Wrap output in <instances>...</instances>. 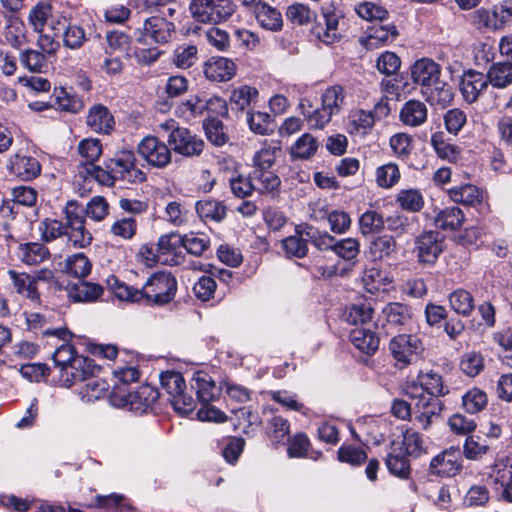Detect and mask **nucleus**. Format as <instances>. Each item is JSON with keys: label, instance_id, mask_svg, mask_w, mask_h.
Masks as SVG:
<instances>
[{"label": "nucleus", "instance_id": "1", "mask_svg": "<svg viewBox=\"0 0 512 512\" xmlns=\"http://www.w3.org/2000/svg\"><path fill=\"white\" fill-rule=\"evenodd\" d=\"M188 10L195 22L217 25L231 18L236 5L232 0H191Z\"/></svg>", "mask_w": 512, "mask_h": 512}, {"label": "nucleus", "instance_id": "2", "mask_svg": "<svg viewBox=\"0 0 512 512\" xmlns=\"http://www.w3.org/2000/svg\"><path fill=\"white\" fill-rule=\"evenodd\" d=\"M158 397L159 392L149 385H142L135 391L114 385L110 401L115 407L127 408L131 411L142 413L151 407Z\"/></svg>", "mask_w": 512, "mask_h": 512}, {"label": "nucleus", "instance_id": "3", "mask_svg": "<svg viewBox=\"0 0 512 512\" xmlns=\"http://www.w3.org/2000/svg\"><path fill=\"white\" fill-rule=\"evenodd\" d=\"M64 227L67 231V241L74 248L84 249L91 245L93 236L86 228L84 208L76 201L67 202L64 208Z\"/></svg>", "mask_w": 512, "mask_h": 512}, {"label": "nucleus", "instance_id": "4", "mask_svg": "<svg viewBox=\"0 0 512 512\" xmlns=\"http://www.w3.org/2000/svg\"><path fill=\"white\" fill-rule=\"evenodd\" d=\"M177 281L169 272H158L148 278L141 289L142 300L163 305L170 302L176 293Z\"/></svg>", "mask_w": 512, "mask_h": 512}, {"label": "nucleus", "instance_id": "5", "mask_svg": "<svg viewBox=\"0 0 512 512\" xmlns=\"http://www.w3.org/2000/svg\"><path fill=\"white\" fill-rule=\"evenodd\" d=\"M161 388L169 396L174 409L180 414H189L195 408L194 399L185 394V380L181 373L175 371H165L160 374Z\"/></svg>", "mask_w": 512, "mask_h": 512}, {"label": "nucleus", "instance_id": "6", "mask_svg": "<svg viewBox=\"0 0 512 512\" xmlns=\"http://www.w3.org/2000/svg\"><path fill=\"white\" fill-rule=\"evenodd\" d=\"M405 394L410 398L433 397L438 399L448 393L443 383L442 376L434 371L420 372L416 380L406 383Z\"/></svg>", "mask_w": 512, "mask_h": 512}, {"label": "nucleus", "instance_id": "7", "mask_svg": "<svg viewBox=\"0 0 512 512\" xmlns=\"http://www.w3.org/2000/svg\"><path fill=\"white\" fill-rule=\"evenodd\" d=\"M389 350L397 365L404 368L420 358L423 345L416 335L399 334L390 340Z\"/></svg>", "mask_w": 512, "mask_h": 512}, {"label": "nucleus", "instance_id": "8", "mask_svg": "<svg viewBox=\"0 0 512 512\" xmlns=\"http://www.w3.org/2000/svg\"><path fill=\"white\" fill-rule=\"evenodd\" d=\"M106 168L110 169L116 180H124L130 183L142 182L145 174L136 167L135 156L131 151H120L108 161Z\"/></svg>", "mask_w": 512, "mask_h": 512}, {"label": "nucleus", "instance_id": "9", "mask_svg": "<svg viewBox=\"0 0 512 512\" xmlns=\"http://www.w3.org/2000/svg\"><path fill=\"white\" fill-rule=\"evenodd\" d=\"M139 155L151 166L164 168L171 162V150L155 136H146L138 144Z\"/></svg>", "mask_w": 512, "mask_h": 512}, {"label": "nucleus", "instance_id": "10", "mask_svg": "<svg viewBox=\"0 0 512 512\" xmlns=\"http://www.w3.org/2000/svg\"><path fill=\"white\" fill-rule=\"evenodd\" d=\"M175 33V25L164 17L151 16L145 19L140 29L139 42L151 39L155 43L165 44L171 41Z\"/></svg>", "mask_w": 512, "mask_h": 512}, {"label": "nucleus", "instance_id": "11", "mask_svg": "<svg viewBox=\"0 0 512 512\" xmlns=\"http://www.w3.org/2000/svg\"><path fill=\"white\" fill-rule=\"evenodd\" d=\"M167 142L174 152L185 157L199 156L204 149V141L183 127L169 134Z\"/></svg>", "mask_w": 512, "mask_h": 512}, {"label": "nucleus", "instance_id": "12", "mask_svg": "<svg viewBox=\"0 0 512 512\" xmlns=\"http://www.w3.org/2000/svg\"><path fill=\"white\" fill-rule=\"evenodd\" d=\"M182 249L183 239L180 234L171 232L161 235L157 242L158 261L168 265H180L184 260Z\"/></svg>", "mask_w": 512, "mask_h": 512}, {"label": "nucleus", "instance_id": "13", "mask_svg": "<svg viewBox=\"0 0 512 512\" xmlns=\"http://www.w3.org/2000/svg\"><path fill=\"white\" fill-rule=\"evenodd\" d=\"M98 370L99 367L94 364L92 359L79 355L63 369L60 373V380L64 386L70 387L95 375Z\"/></svg>", "mask_w": 512, "mask_h": 512}, {"label": "nucleus", "instance_id": "14", "mask_svg": "<svg viewBox=\"0 0 512 512\" xmlns=\"http://www.w3.org/2000/svg\"><path fill=\"white\" fill-rule=\"evenodd\" d=\"M461 468L462 457L457 448H450L436 455L429 466L431 474L439 477L455 476Z\"/></svg>", "mask_w": 512, "mask_h": 512}, {"label": "nucleus", "instance_id": "15", "mask_svg": "<svg viewBox=\"0 0 512 512\" xmlns=\"http://www.w3.org/2000/svg\"><path fill=\"white\" fill-rule=\"evenodd\" d=\"M415 244L418 261L423 264H434L443 250L439 234L433 231L420 235Z\"/></svg>", "mask_w": 512, "mask_h": 512}, {"label": "nucleus", "instance_id": "16", "mask_svg": "<svg viewBox=\"0 0 512 512\" xmlns=\"http://www.w3.org/2000/svg\"><path fill=\"white\" fill-rule=\"evenodd\" d=\"M7 169L10 174L24 181L33 180L41 173L39 161L35 157L23 153L12 155Z\"/></svg>", "mask_w": 512, "mask_h": 512}, {"label": "nucleus", "instance_id": "17", "mask_svg": "<svg viewBox=\"0 0 512 512\" xmlns=\"http://www.w3.org/2000/svg\"><path fill=\"white\" fill-rule=\"evenodd\" d=\"M236 64L229 58L215 56L209 58L203 66L205 77L214 82H226L236 74Z\"/></svg>", "mask_w": 512, "mask_h": 512}, {"label": "nucleus", "instance_id": "18", "mask_svg": "<svg viewBox=\"0 0 512 512\" xmlns=\"http://www.w3.org/2000/svg\"><path fill=\"white\" fill-rule=\"evenodd\" d=\"M414 419L419 427L428 430L433 421L440 416L442 402L433 397L415 398Z\"/></svg>", "mask_w": 512, "mask_h": 512}, {"label": "nucleus", "instance_id": "19", "mask_svg": "<svg viewBox=\"0 0 512 512\" xmlns=\"http://www.w3.org/2000/svg\"><path fill=\"white\" fill-rule=\"evenodd\" d=\"M411 77L413 81L425 90L440 78V66L429 58H421L412 65Z\"/></svg>", "mask_w": 512, "mask_h": 512}, {"label": "nucleus", "instance_id": "20", "mask_svg": "<svg viewBox=\"0 0 512 512\" xmlns=\"http://www.w3.org/2000/svg\"><path fill=\"white\" fill-rule=\"evenodd\" d=\"M488 86L485 74L474 70L465 72L461 79L460 91L467 103H474Z\"/></svg>", "mask_w": 512, "mask_h": 512}, {"label": "nucleus", "instance_id": "21", "mask_svg": "<svg viewBox=\"0 0 512 512\" xmlns=\"http://www.w3.org/2000/svg\"><path fill=\"white\" fill-rule=\"evenodd\" d=\"M86 124L93 132L106 135L114 129L115 121L106 106L95 104L88 111Z\"/></svg>", "mask_w": 512, "mask_h": 512}, {"label": "nucleus", "instance_id": "22", "mask_svg": "<svg viewBox=\"0 0 512 512\" xmlns=\"http://www.w3.org/2000/svg\"><path fill=\"white\" fill-rule=\"evenodd\" d=\"M298 109L311 129H324L333 117L322 105L314 108L307 98L300 99Z\"/></svg>", "mask_w": 512, "mask_h": 512}, {"label": "nucleus", "instance_id": "23", "mask_svg": "<svg viewBox=\"0 0 512 512\" xmlns=\"http://www.w3.org/2000/svg\"><path fill=\"white\" fill-rule=\"evenodd\" d=\"M192 382V388L195 389L199 402L210 403L219 397L220 389L207 372L196 371Z\"/></svg>", "mask_w": 512, "mask_h": 512}, {"label": "nucleus", "instance_id": "24", "mask_svg": "<svg viewBox=\"0 0 512 512\" xmlns=\"http://www.w3.org/2000/svg\"><path fill=\"white\" fill-rule=\"evenodd\" d=\"M55 35L62 34L65 46L76 49L85 41L84 29L76 24H70L66 17H61L53 26Z\"/></svg>", "mask_w": 512, "mask_h": 512}, {"label": "nucleus", "instance_id": "25", "mask_svg": "<svg viewBox=\"0 0 512 512\" xmlns=\"http://www.w3.org/2000/svg\"><path fill=\"white\" fill-rule=\"evenodd\" d=\"M362 280L366 291L371 294L387 291L393 281L387 271L375 266L364 270Z\"/></svg>", "mask_w": 512, "mask_h": 512}, {"label": "nucleus", "instance_id": "26", "mask_svg": "<svg viewBox=\"0 0 512 512\" xmlns=\"http://www.w3.org/2000/svg\"><path fill=\"white\" fill-rule=\"evenodd\" d=\"M7 273L15 291L18 294L24 296L34 303H39L40 294L30 274L25 272H17L15 270H9Z\"/></svg>", "mask_w": 512, "mask_h": 512}, {"label": "nucleus", "instance_id": "27", "mask_svg": "<svg viewBox=\"0 0 512 512\" xmlns=\"http://www.w3.org/2000/svg\"><path fill=\"white\" fill-rule=\"evenodd\" d=\"M351 343L361 352L372 355L379 347V337L375 331L368 328H354L350 332Z\"/></svg>", "mask_w": 512, "mask_h": 512}, {"label": "nucleus", "instance_id": "28", "mask_svg": "<svg viewBox=\"0 0 512 512\" xmlns=\"http://www.w3.org/2000/svg\"><path fill=\"white\" fill-rule=\"evenodd\" d=\"M255 16L259 25L269 31H280L283 26L281 13L274 7L260 2L255 7Z\"/></svg>", "mask_w": 512, "mask_h": 512}, {"label": "nucleus", "instance_id": "29", "mask_svg": "<svg viewBox=\"0 0 512 512\" xmlns=\"http://www.w3.org/2000/svg\"><path fill=\"white\" fill-rule=\"evenodd\" d=\"M397 253V243L391 235L375 237L369 245V254L373 260L391 259Z\"/></svg>", "mask_w": 512, "mask_h": 512}, {"label": "nucleus", "instance_id": "30", "mask_svg": "<svg viewBox=\"0 0 512 512\" xmlns=\"http://www.w3.org/2000/svg\"><path fill=\"white\" fill-rule=\"evenodd\" d=\"M427 113V107L423 102L409 100L401 109L400 119L407 126L417 127L427 120Z\"/></svg>", "mask_w": 512, "mask_h": 512}, {"label": "nucleus", "instance_id": "31", "mask_svg": "<svg viewBox=\"0 0 512 512\" xmlns=\"http://www.w3.org/2000/svg\"><path fill=\"white\" fill-rule=\"evenodd\" d=\"M320 100L321 105L332 116L337 115L345 105L346 91L341 85H332L321 93Z\"/></svg>", "mask_w": 512, "mask_h": 512}, {"label": "nucleus", "instance_id": "32", "mask_svg": "<svg viewBox=\"0 0 512 512\" xmlns=\"http://www.w3.org/2000/svg\"><path fill=\"white\" fill-rule=\"evenodd\" d=\"M91 269L90 259L84 253L79 252L64 260L62 271L70 277L85 278L90 274Z\"/></svg>", "mask_w": 512, "mask_h": 512}, {"label": "nucleus", "instance_id": "33", "mask_svg": "<svg viewBox=\"0 0 512 512\" xmlns=\"http://www.w3.org/2000/svg\"><path fill=\"white\" fill-rule=\"evenodd\" d=\"M319 143L310 133L302 134L290 148V156L294 160H308L318 151Z\"/></svg>", "mask_w": 512, "mask_h": 512}, {"label": "nucleus", "instance_id": "34", "mask_svg": "<svg viewBox=\"0 0 512 512\" xmlns=\"http://www.w3.org/2000/svg\"><path fill=\"white\" fill-rule=\"evenodd\" d=\"M17 256L26 265H38L50 257V252L43 244L30 242L18 247Z\"/></svg>", "mask_w": 512, "mask_h": 512}, {"label": "nucleus", "instance_id": "35", "mask_svg": "<svg viewBox=\"0 0 512 512\" xmlns=\"http://www.w3.org/2000/svg\"><path fill=\"white\" fill-rule=\"evenodd\" d=\"M103 293L101 285L81 281L72 285L68 290V296L74 302H93L96 301Z\"/></svg>", "mask_w": 512, "mask_h": 512}, {"label": "nucleus", "instance_id": "36", "mask_svg": "<svg viewBox=\"0 0 512 512\" xmlns=\"http://www.w3.org/2000/svg\"><path fill=\"white\" fill-rule=\"evenodd\" d=\"M493 87L504 89L512 84V64L509 61L497 62L490 66L485 75Z\"/></svg>", "mask_w": 512, "mask_h": 512}, {"label": "nucleus", "instance_id": "37", "mask_svg": "<svg viewBox=\"0 0 512 512\" xmlns=\"http://www.w3.org/2000/svg\"><path fill=\"white\" fill-rule=\"evenodd\" d=\"M463 222L464 213L456 206L439 210L434 218L435 226L442 230H457L462 226Z\"/></svg>", "mask_w": 512, "mask_h": 512}, {"label": "nucleus", "instance_id": "38", "mask_svg": "<svg viewBox=\"0 0 512 512\" xmlns=\"http://www.w3.org/2000/svg\"><path fill=\"white\" fill-rule=\"evenodd\" d=\"M421 93L430 104L442 107L449 104L453 99L451 86L440 81V78L433 85L421 90Z\"/></svg>", "mask_w": 512, "mask_h": 512}, {"label": "nucleus", "instance_id": "39", "mask_svg": "<svg viewBox=\"0 0 512 512\" xmlns=\"http://www.w3.org/2000/svg\"><path fill=\"white\" fill-rule=\"evenodd\" d=\"M382 314L389 324L396 326L407 325L413 317L412 309L399 302L386 304L382 309Z\"/></svg>", "mask_w": 512, "mask_h": 512}, {"label": "nucleus", "instance_id": "40", "mask_svg": "<svg viewBox=\"0 0 512 512\" xmlns=\"http://www.w3.org/2000/svg\"><path fill=\"white\" fill-rule=\"evenodd\" d=\"M450 199L455 203L474 206L482 201V192L476 186L464 184L448 190Z\"/></svg>", "mask_w": 512, "mask_h": 512}, {"label": "nucleus", "instance_id": "41", "mask_svg": "<svg viewBox=\"0 0 512 512\" xmlns=\"http://www.w3.org/2000/svg\"><path fill=\"white\" fill-rule=\"evenodd\" d=\"M449 304L455 313L463 317L470 316L475 308L473 295L462 288L456 289L450 293Z\"/></svg>", "mask_w": 512, "mask_h": 512}, {"label": "nucleus", "instance_id": "42", "mask_svg": "<svg viewBox=\"0 0 512 512\" xmlns=\"http://www.w3.org/2000/svg\"><path fill=\"white\" fill-rule=\"evenodd\" d=\"M374 123L375 116L372 111L363 109L353 110L349 115V132L364 135L373 128Z\"/></svg>", "mask_w": 512, "mask_h": 512}, {"label": "nucleus", "instance_id": "43", "mask_svg": "<svg viewBox=\"0 0 512 512\" xmlns=\"http://www.w3.org/2000/svg\"><path fill=\"white\" fill-rule=\"evenodd\" d=\"M196 212L204 220L219 222L226 216V207L220 201L204 199L196 203Z\"/></svg>", "mask_w": 512, "mask_h": 512}, {"label": "nucleus", "instance_id": "44", "mask_svg": "<svg viewBox=\"0 0 512 512\" xmlns=\"http://www.w3.org/2000/svg\"><path fill=\"white\" fill-rule=\"evenodd\" d=\"M295 235L282 240V247L288 257L302 258L307 254L308 247L306 236L302 235L303 226H297Z\"/></svg>", "mask_w": 512, "mask_h": 512}, {"label": "nucleus", "instance_id": "45", "mask_svg": "<svg viewBox=\"0 0 512 512\" xmlns=\"http://www.w3.org/2000/svg\"><path fill=\"white\" fill-rule=\"evenodd\" d=\"M86 383L79 390V396L84 402H93L100 399L107 391V383L95 377V375L85 380Z\"/></svg>", "mask_w": 512, "mask_h": 512}, {"label": "nucleus", "instance_id": "46", "mask_svg": "<svg viewBox=\"0 0 512 512\" xmlns=\"http://www.w3.org/2000/svg\"><path fill=\"white\" fill-rule=\"evenodd\" d=\"M374 308L369 301L352 304L346 313V320L352 325L366 324L373 319Z\"/></svg>", "mask_w": 512, "mask_h": 512}, {"label": "nucleus", "instance_id": "47", "mask_svg": "<svg viewBox=\"0 0 512 512\" xmlns=\"http://www.w3.org/2000/svg\"><path fill=\"white\" fill-rule=\"evenodd\" d=\"M258 94L256 88L243 85L232 90L230 103L233 108L243 111L257 100Z\"/></svg>", "mask_w": 512, "mask_h": 512}, {"label": "nucleus", "instance_id": "48", "mask_svg": "<svg viewBox=\"0 0 512 512\" xmlns=\"http://www.w3.org/2000/svg\"><path fill=\"white\" fill-rule=\"evenodd\" d=\"M252 180L256 191L260 193L274 191L280 185L279 177L269 169H254Z\"/></svg>", "mask_w": 512, "mask_h": 512}, {"label": "nucleus", "instance_id": "49", "mask_svg": "<svg viewBox=\"0 0 512 512\" xmlns=\"http://www.w3.org/2000/svg\"><path fill=\"white\" fill-rule=\"evenodd\" d=\"M183 247L191 255L202 256L210 247V239L204 233L190 232L182 236Z\"/></svg>", "mask_w": 512, "mask_h": 512}, {"label": "nucleus", "instance_id": "50", "mask_svg": "<svg viewBox=\"0 0 512 512\" xmlns=\"http://www.w3.org/2000/svg\"><path fill=\"white\" fill-rule=\"evenodd\" d=\"M38 229L41 239L46 243L55 241L62 236L67 238V231L63 222L57 219L45 218L39 223Z\"/></svg>", "mask_w": 512, "mask_h": 512}, {"label": "nucleus", "instance_id": "51", "mask_svg": "<svg viewBox=\"0 0 512 512\" xmlns=\"http://www.w3.org/2000/svg\"><path fill=\"white\" fill-rule=\"evenodd\" d=\"M77 151L86 160L84 165H91L102 155L103 148L99 139L85 138L78 143Z\"/></svg>", "mask_w": 512, "mask_h": 512}, {"label": "nucleus", "instance_id": "52", "mask_svg": "<svg viewBox=\"0 0 512 512\" xmlns=\"http://www.w3.org/2000/svg\"><path fill=\"white\" fill-rule=\"evenodd\" d=\"M107 283L114 295L124 301L131 302H140L142 301L141 289H135L131 286L126 285L123 282H120L116 277L111 276Z\"/></svg>", "mask_w": 512, "mask_h": 512}, {"label": "nucleus", "instance_id": "53", "mask_svg": "<svg viewBox=\"0 0 512 512\" xmlns=\"http://www.w3.org/2000/svg\"><path fill=\"white\" fill-rule=\"evenodd\" d=\"M176 113L186 120L201 116L204 114V99L192 95L178 105Z\"/></svg>", "mask_w": 512, "mask_h": 512}, {"label": "nucleus", "instance_id": "54", "mask_svg": "<svg viewBox=\"0 0 512 512\" xmlns=\"http://www.w3.org/2000/svg\"><path fill=\"white\" fill-rule=\"evenodd\" d=\"M80 174H83L85 180H95L98 183L105 186H112L116 181L114 175L110 173V169L102 168L100 166L91 164V165H83Z\"/></svg>", "mask_w": 512, "mask_h": 512}, {"label": "nucleus", "instance_id": "55", "mask_svg": "<svg viewBox=\"0 0 512 512\" xmlns=\"http://www.w3.org/2000/svg\"><path fill=\"white\" fill-rule=\"evenodd\" d=\"M302 235L306 236L305 239L311 242L317 249L333 251V246L336 241L334 237L327 232H320L312 226H303Z\"/></svg>", "mask_w": 512, "mask_h": 512}, {"label": "nucleus", "instance_id": "56", "mask_svg": "<svg viewBox=\"0 0 512 512\" xmlns=\"http://www.w3.org/2000/svg\"><path fill=\"white\" fill-rule=\"evenodd\" d=\"M198 49L195 45L178 46L173 53V63L180 69L192 67L198 59Z\"/></svg>", "mask_w": 512, "mask_h": 512}, {"label": "nucleus", "instance_id": "57", "mask_svg": "<svg viewBox=\"0 0 512 512\" xmlns=\"http://www.w3.org/2000/svg\"><path fill=\"white\" fill-rule=\"evenodd\" d=\"M110 233L122 240H131L137 232V222L134 217L117 219L110 227Z\"/></svg>", "mask_w": 512, "mask_h": 512}, {"label": "nucleus", "instance_id": "58", "mask_svg": "<svg viewBox=\"0 0 512 512\" xmlns=\"http://www.w3.org/2000/svg\"><path fill=\"white\" fill-rule=\"evenodd\" d=\"M397 202L401 208L410 212L420 211L424 205L423 196L417 189L401 190L397 195Z\"/></svg>", "mask_w": 512, "mask_h": 512}, {"label": "nucleus", "instance_id": "59", "mask_svg": "<svg viewBox=\"0 0 512 512\" xmlns=\"http://www.w3.org/2000/svg\"><path fill=\"white\" fill-rule=\"evenodd\" d=\"M400 179V171L396 164L388 163L376 170V183L382 188L393 187Z\"/></svg>", "mask_w": 512, "mask_h": 512}, {"label": "nucleus", "instance_id": "60", "mask_svg": "<svg viewBox=\"0 0 512 512\" xmlns=\"http://www.w3.org/2000/svg\"><path fill=\"white\" fill-rule=\"evenodd\" d=\"M286 17L294 24L306 25L315 19L316 14L307 5L295 3L287 8Z\"/></svg>", "mask_w": 512, "mask_h": 512}, {"label": "nucleus", "instance_id": "61", "mask_svg": "<svg viewBox=\"0 0 512 512\" xmlns=\"http://www.w3.org/2000/svg\"><path fill=\"white\" fill-rule=\"evenodd\" d=\"M247 123L251 131L256 134L266 135L271 128V117L265 112H247Z\"/></svg>", "mask_w": 512, "mask_h": 512}, {"label": "nucleus", "instance_id": "62", "mask_svg": "<svg viewBox=\"0 0 512 512\" xmlns=\"http://www.w3.org/2000/svg\"><path fill=\"white\" fill-rule=\"evenodd\" d=\"M57 104L60 110L70 113H78L84 107L83 100L66 89H62L57 95Z\"/></svg>", "mask_w": 512, "mask_h": 512}, {"label": "nucleus", "instance_id": "63", "mask_svg": "<svg viewBox=\"0 0 512 512\" xmlns=\"http://www.w3.org/2000/svg\"><path fill=\"white\" fill-rule=\"evenodd\" d=\"M462 399L465 410L471 414L478 413L487 404L485 392L477 388L469 390Z\"/></svg>", "mask_w": 512, "mask_h": 512}, {"label": "nucleus", "instance_id": "64", "mask_svg": "<svg viewBox=\"0 0 512 512\" xmlns=\"http://www.w3.org/2000/svg\"><path fill=\"white\" fill-rule=\"evenodd\" d=\"M511 17L512 0H506L503 4L494 6L493 9L490 10L491 22L495 24L493 31L502 29Z\"/></svg>", "mask_w": 512, "mask_h": 512}]
</instances>
